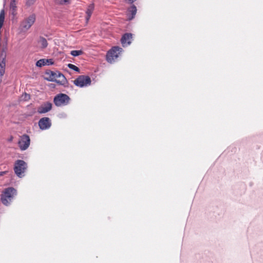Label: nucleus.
<instances>
[{"mask_svg": "<svg viewBox=\"0 0 263 263\" xmlns=\"http://www.w3.org/2000/svg\"><path fill=\"white\" fill-rule=\"evenodd\" d=\"M17 195V191L12 187H9L4 190L1 195V201L5 205H9L14 196Z\"/></svg>", "mask_w": 263, "mask_h": 263, "instance_id": "obj_1", "label": "nucleus"}, {"mask_svg": "<svg viewBox=\"0 0 263 263\" xmlns=\"http://www.w3.org/2000/svg\"><path fill=\"white\" fill-rule=\"evenodd\" d=\"M27 167V164L24 160H17L14 164V173L17 177L22 178L24 176V174Z\"/></svg>", "mask_w": 263, "mask_h": 263, "instance_id": "obj_2", "label": "nucleus"}, {"mask_svg": "<svg viewBox=\"0 0 263 263\" xmlns=\"http://www.w3.org/2000/svg\"><path fill=\"white\" fill-rule=\"evenodd\" d=\"M70 101L68 96L64 93H59L56 95L53 99V102L55 106L59 107L67 105Z\"/></svg>", "mask_w": 263, "mask_h": 263, "instance_id": "obj_3", "label": "nucleus"}, {"mask_svg": "<svg viewBox=\"0 0 263 263\" xmlns=\"http://www.w3.org/2000/svg\"><path fill=\"white\" fill-rule=\"evenodd\" d=\"M91 79L89 76H79L74 81L73 83L77 86L83 87L91 84Z\"/></svg>", "mask_w": 263, "mask_h": 263, "instance_id": "obj_4", "label": "nucleus"}, {"mask_svg": "<svg viewBox=\"0 0 263 263\" xmlns=\"http://www.w3.org/2000/svg\"><path fill=\"white\" fill-rule=\"evenodd\" d=\"M35 21V16L34 14L30 15L29 17L25 19L21 22L20 25V29L22 31L25 32L28 30L34 24Z\"/></svg>", "mask_w": 263, "mask_h": 263, "instance_id": "obj_5", "label": "nucleus"}, {"mask_svg": "<svg viewBox=\"0 0 263 263\" xmlns=\"http://www.w3.org/2000/svg\"><path fill=\"white\" fill-rule=\"evenodd\" d=\"M30 138L27 135H23L21 137L18 142V146L22 151H25L28 148L30 145Z\"/></svg>", "mask_w": 263, "mask_h": 263, "instance_id": "obj_6", "label": "nucleus"}, {"mask_svg": "<svg viewBox=\"0 0 263 263\" xmlns=\"http://www.w3.org/2000/svg\"><path fill=\"white\" fill-rule=\"evenodd\" d=\"M39 126L41 129L46 130L50 127L51 122L50 119L48 117H43L39 121Z\"/></svg>", "mask_w": 263, "mask_h": 263, "instance_id": "obj_7", "label": "nucleus"}, {"mask_svg": "<svg viewBox=\"0 0 263 263\" xmlns=\"http://www.w3.org/2000/svg\"><path fill=\"white\" fill-rule=\"evenodd\" d=\"M132 33H126L124 34L121 39V43L123 47H127L129 45L132 43Z\"/></svg>", "mask_w": 263, "mask_h": 263, "instance_id": "obj_8", "label": "nucleus"}, {"mask_svg": "<svg viewBox=\"0 0 263 263\" xmlns=\"http://www.w3.org/2000/svg\"><path fill=\"white\" fill-rule=\"evenodd\" d=\"M52 104L51 102H46L43 103L37 108V112L42 114L49 111L52 108Z\"/></svg>", "mask_w": 263, "mask_h": 263, "instance_id": "obj_9", "label": "nucleus"}, {"mask_svg": "<svg viewBox=\"0 0 263 263\" xmlns=\"http://www.w3.org/2000/svg\"><path fill=\"white\" fill-rule=\"evenodd\" d=\"M137 11V8L134 5L129 7L126 12L127 19L129 21L133 20L136 14Z\"/></svg>", "mask_w": 263, "mask_h": 263, "instance_id": "obj_10", "label": "nucleus"}, {"mask_svg": "<svg viewBox=\"0 0 263 263\" xmlns=\"http://www.w3.org/2000/svg\"><path fill=\"white\" fill-rule=\"evenodd\" d=\"M115 57V46H112L111 48L107 52L106 55V61L109 63L114 62Z\"/></svg>", "mask_w": 263, "mask_h": 263, "instance_id": "obj_11", "label": "nucleus"}, {"mask_svg": "<svg viewBox=\"0 0 263 263\" xmlns=\"http://www.w3.org/2000/svg\"><path fill=\"white\" fill-rule=\"evenodd\" d=\"M53 64V62L52 59H40L36 62L35 65L37 67H41L44 65H51Z\"/></svg>", "mask_w": 263, "mask_h": 263, "instance_id": "obj_12", "label": "nucleus"}, {"mask_svg": "<svg viewBox=\"0 0 263 263\" xmlns=\"http://www.w3.org/2000/svg\"><path fill=\"white\" fill-rule=\"evenodd\" d=\"M59 73V71H53L51 70L47 71L46 72V75L48 76V77L46 78V80L50 82H55L57 79H56V76Z\"/></svg>", "mask_w": 263, "mask_h": 263, "instance_id": "obj_13", "label": "nucleus"}, {"mask_svg": "<svg viewBox=\"0 0 263 263\" xmlns=\"http://www.w3.org/2000/svg\"><path fill=\"white\" fill-rule=\"evenodd\" d=\"M17 0H11L10 4V10L11 14L15 16L16 14V1Z\"/></svg>", "mask_w": 263, "mask_h": 263, "instance_id": "obj_14", "label": "nucleus"}, {"mask_svg": "<svg viewBox=\"0 0 263 263\" xmlns=\"http://www.w3.org/2000/svg\"><path fill=\"white\" fill-rule=\"evenodd\" d=\"M59 76V79L56 80V83L61 85H65L67 84V81L65 76L61 72L58 74Z\"/></svg>", "mask_w": 263, "mask_h": 263, "instance_id": "obj_15", "label": "nucleus"}, {"mask_svg": "<svg viewBox=\"0 0 263 263\" xmlns=\"http://www.w3.org/2000/svg\"><path fill=\"white\" fill-rule=\"evenodd\" d=\"M94 9V5L93 4H90L86 10V21L87 22H88V21L90 19V17L92 13V12Z\"/></svg>", "mask_w": 263, "mask_h": 263, "instance_id": "obj_16", "label": "nucleus"}, {"mask_svg": "<svg viewBox=\"0 0 263 263\" xmlns=\"http://www.w3.org/2000/svg\"><path fill=\"white\" fill-rule=\"evenodd\" d=\"M39 44H41V47L42 48H45L48 46V43L45 38L42 36H40L38 41Z\"/></svg>", "mask_w": 263, "mask_h": 263, "instance_id": "obj_17", "label": "nucleus"}, {"mask_svg": "<svg viewBox=\"0 0 263 263\" xmlns=\"http://www.w3.org/2000/svg\"><path fill=\"white\" fill-rule=\"evenodd\" d=\"M5 20V11L2 9L0 12V29L2 28Z\"/></svg>", "mask_w": 263, "mask_h": 263, "instance_id": "obj_18", "label": "nucleus"}, {"mask_svg": "<svg viewBox=\"0 0 263 263\" xmlns=\"http://www.w3.org/2000/svg\"><path fill=\"white\" fill-rule=\"evenodd\" d=\"M83 53V51L81 50H72L70 52V54L73 57H77L81 55Z\"/></svg>", "mask_w": 263, "mask_h": 263, "instance_id": "obj_19", "label": "nucleus"}, {"mask_svg": "<svg viewBox=\"0 0 263 263\" xmlns=\"http://www.w3.org/2000/svg\"><path fill=\"white\" fill-rule=\"evenodd\" d=\"M67 66L70 69H72L76 72H80V69L76 65L72 64H68Z\"/></svg>", "mask_w": 263, "mask_h": 263, "instance_id": "obj_20", "label": "nucleus"}, {"mask_svg": "<svg viewBox=\"0 0 263 263\" xmlns=\"http://www.w3.org/2000/svg\"><path fill=\"white\" fill-rule=\"evenodd\" d=\"M116 58H117L118 57V54H120L122 52H123V50L122 49V48L118 47V46H116Z\"/></svg>", "mask_w": 263, "mask_h": 263, "instance_id": "obj_21", "label": "nucleus"}, {"mask_svg": "<svg viewBox=\"0 0 263 263\" xmlns=\"http://www.w3.org/2000/svg\"><path fill=\"white\" fill-rule=\"evenodd\" d=\"M36 0H26V5L28 7H30L31 5H33L35 2Z\"/></svg>", "mask_w": 263, "mask_h": 263, "instance_id": "obj_22", "label": "nucleus"}, {"mask_svg": "<svg viewBox=\"0 0 263 263\" xmlns=\"http://www.w3.org/2000/svg\"><path fill=\"white\" fill-rule=\"evenodd\" d=\"M57 2L60 5H64L69 3V0H57Z\"/></svg>", "mask_w": 263, "mask_h": 263, "instance_id": "obj_23", "label": "nucleus"}, {"mask_svg": "<svg viewBox=\"0 0 263 263\" xmlns=\"http://www.w3.org/2000/svg\"><path fill=\"white\" fill-rule=\"evenodd\" d=\"M22 97H23V99L25 101L28 100L30 99V95L25 93L23 96Z\"/></svg>", "mask_w": 263, "mask_h": 263, "instance_id": "obj_24", "label": "nucleus"}, {"mask_svg": "<svg viewBox=\"0 0 263 263\" xmlns=\"http://www.w3.org/2000/svg\"><path fill=\"white\" fill-rule=\"evenodd\" d=\"M5 60L3 59V61L0 63V68H5Z\"/></svg>", "mask_w": 263, "mask_h": 263, "instance_id": "obj_25", "label": "nucleus"}, {"mask_svg": "<svg viewBox=\"0 0 263 263\" xmlns=\"http://www.w3.org/2000/svg\"><path fill=\"white\" fill-rule=\"evenodd\" d=\"M5 73V68H0V76H3Z\"/></svg>", "mask_w": 263, "mask_h": 263, "instance_id": "obj_26", "label": "nucleus"}, {"mask_svg": "<svg viewBox=\"0 0 263 263\" xmlns=\"http://www.w3.org/2000/svg\"><path fill=\"white\" fill-rule=\"evenodd\" d=\"M7 171H3L0 172V177L3 176L4 175H5L7 173Z\"/></svg>", "mask_w": 263, "mask_h": 263, "instance_id": "obj_27", "label": "nucleus"}, {"mask_svg": "<svg viewBox=\"0 0 263 263\" xmlns=\"http://www.w3.org/2000/svg\"><path fill=\"white\" fill-rule=\"evenodd\" d=\"M137 0H126L128 3L129 4H133L134 2L136 1Z\"/></svg>", "mask_w": 263, "mask_h": 263, "instance_id": "obj_28", "label": "nucleus"}, {"mask_svg": "<svg viewBox=\"0 0 263 263\" xmlns=\"http://www.w3.org/2000/svg\"><path fill=\"white\" fill-rule=\"evenodd\" d=\"M56 79H59V76H58V74H57V76H56Z\"/></svg>", "mask_w": 263, "mask_h": 263, "instance_id": "obj_29", "label": "nucleus"}]
</instances>
